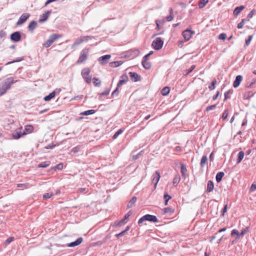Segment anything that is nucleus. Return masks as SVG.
<instances>
[{"instance_id":"obj_33","label":"nucleus","mask_w":256,"mask_h":256,"mask_svg":"<svg viewBox=\"0 0 256 256\" xmlns=\"http://www.w3.org/2000/svg\"><path fill=\"white\" fill-rule=\"evenodd\" d=\"M244 153L242 151H240L238 154V158L237 159V163H240L244 157Z\"/></svg>"},{"instance_id":"obj_14","label":"nucleus","mask_w":256,"mask_h":256,"mask_svg":"<svg viewBox=\"0 0 256 256\" xmlns=\"http://www.w3.org/2000/svg\"><path fill=\"white\" fill-rule=\"evenodd\" d=\"M83 241L82 238H78L76 241L72 242L67 244L68 247H74L80 244Z\"/></svg>"},{"instance_id":"obj_61","label":"nucleus","mask_w":256,"mask_h":256,"mask_svg":"<svg viewBox=\"0 0 256 256\" xmlns=\"http://www.w3.org/2000/svg\"><path fill=\"white\" fill-rule=\"evenodd\" d=\"M250 190L252 192L255 191L256 190V184H252L251 186Z\"/></svg>"},{"instance_id":"obj_18","label":"nucleus","mask_w":256,"mask_h":256,"mask_svg":"<svg viewBox=\"0 0 256 256\" xmlns=\"http://www.w3.org/2000/svg\"><path fill=\"white\" fill-rule=\"evenodd\" d=\"M26 134V132H22L20 130H16V132L12 134V136L14 139H18L21 138L24 135Z\"/></svg>"},{"instance_id":"obj_64","label":"nucleus","mask_w":256,"mask_h":256,"mask_svg":"<svg viewBox=\"0 0 256 256\" xmlns=\"http://www.w3.org/2000/svg\"><path fill=\"white\" fill-rule=\"evenodd\" d=\"M171 196L168 194H165L164 196V200H170L171 198Z\"/></svg>"},{"instance_id":"obj_3","label":"nucleus","mask_w":256,"mask_h":256,"mask_svg":"<svg viewBox=\"0 0 256 256\" xmlns=\"http://www.w3.org/2000/svg\"><path fill=\"white\" fill-rule=\"evenodd\" d=\"M90 70L88 68L82 69L81 72L82 77L88 84H90L92 80V76H90Z\"/></svg>"},{"instance_id":"obj_21","label":"nucleus","mask_w":256,"mask_h":256,"mask_svg":"<svg viewBox=\"0 0 256 256\" xmlns=\"http://www.w3.org/2000/svg\"><path fill=\"white\" fill-rule=\"evenodd\" d=\"M142 65L143 67L146 70H148L151 68V63L147 60H142Z\"/></svg>"},{"instance_id":"obj_25","label":"nucleus","mask_w":256,"mask_h":256,"mask_svg":"<svg viewBox=\"0 0 256 256\" xmlns=\"http://www.w3.org/2000/svg\"><path fill=\"white\" fill-rule=\"evenodd\" d=\"M174 212V210L171 208H166L163 209V214L171 215Z\"/></svg>"},{"instance_id":"obj_31","label":"nucleus","mask_w":256,"mask_h":256,"mask_svg":"<svg viewBox=\"0 0 256 256\" xmlns=\"http://www.w3.org/2000/svg\"><path fill=\"white\" fill-rule=\"evenodd\" d=\"M122 64V61H120V60L116 61V62H110V66L111 67L115 68V67H118V66H120Z\"/></svg>"},{"instance_id":"obj_12","label":"nucleus","mask_w":256,"mask_h":256,"mask_svg":"<svg viewBox=\"0 0 256 256\" xmlns=\"http://www.w3.org/2000/svg\"><path fill=\"white\" fill-rule=\"evenodd\" d=\"M160 174L158 171H156L153 175V178L152 181V183L154 184V188H156L157 184L160 180Z\"/></svg>"},{"instance_id":"obj_52","label":"nucleus","mask_w":256,"mask_h":256,"mask_svg":"<svg viewBox=\"0 0 256 256\" xmlns=\"http://www.w3.org/2000/svg\"><path fill=\"white\" fill-rule=\"evenodd\" d=\"M226 38V35L224 33L220 34L218 36V38L222 40H225Z\"/></svg>"},{"instance_id":"obj_24","label":"nucleus","mask_w":256,"mask_h":256,"mask_svg":"<svg viewBox=\"0 0 256 256\" xmlns=\"http://www.w3.org/2000/svg\"><path fill=\"white\" fill-rule=\"evenodd\" d=\"M180 180V176L178 174L176 175L173 179L172 184L174 186H176Z\"/></svg>"},{"instance_id":"obj_35","label":"nucleus","mask_w":256,"mask_h":256,"mask_svg":"<svg viewBox=\"0 0 256 256\" xmlns=\"http://www.w3.org/2000/svg\"><path fill=\"white\" fill-rule=\"evenodd\" d=\"M82 43V39H81V38L80 37L78 38L74 42V44L72 45V48H74L76 46H77L80 44H81Z\"/></svg>"},{"instance_id":"obj_44","label":"nucleus","mask_w":256,"mask_h":256,"mask_svg":"<svg viewBox=\"0 0 256 256\" xmlns=\"http://www.w3.org/2000/svg\"><path fill=\"white\" fill-rule=\"evenodd\" d=\"M25 130L28 132H31L33 130V127L30 125L26 126H25Z\"/></svg>"},{"instance_id":"obj_49","label":"nucleus","mask_w":256,"mask_h":256,"mask_svg":"<svg viewBox=\"0 0 256 256\" xmlns=\"http://www.w3.org/2000/svg\"><path fill=\"white\" fill-rule=\"evenodd\" d=\"M228 110H225L222 114V118L223 120H226L228 118Z\"/></svg>"},{"instance_id":"obj_19","label":"nucleus","mask_w":256,"mask_h":256,"mask_svg":"<svg viewBox=\"0 0 256 256\" xmlns=\"http://www.w3.org/2000/svg\"><path fill=\"white\" fill-rule=\"evenodd\" d=\"M37 22L34 20H32L29 24L28 26V29L30 32H33L34 30L37 26Z\"/></svg>"},{"instance_id":"obj_41","label":"nucleus","mask_w":256,"mask_h":256,"mask_svg":"<svg viewBox=\"0 0 256 256\" xmlns=\"http://www.w3.org/2000/svg\"><path fill=\"white\" fill-rule=\"evenodd\" d=\"M63 168V164L62 163H60L58 164H56L54 167L52 168V169L56 170H61Z\"/></svg>"},{"instance_id":"obj_59","label":"nucleus","mask_w":256,"mask_h":256,"mask_svg":"<svg viewBox=\"0 0 256 256\" xmlns=\"http://www.w3.org/2000/svg\"><path fill=\"white\" fill-rule=\"evenodd\" d=\"M80 150V148L78 146H76L72 148L71 151L74 153L78 152Z\"/></svg>"},{"instance_id":"obj_7","label":"nucleus","mask_w":256,"mask_h":256,"mask_svg":"<svg viewBox=\"0 0 256 256\" xmlns=\"http://www.w3.org/2000/svg\"><path fill=\"white\" fill-rule=\"evenodd\" d=\"M194 31L186 29L182 32V34L184 38V40L186 42L191 38L192 35L194 34Z\"/></svg>"},{"instance_id":"obj_47","label":"nucleus","mask_w":256,"mask_h":256,"mask_svg":"<svg viewBox=\"0 0 256 256\" xmlns=\"http://www.w3.org/2000/svg\"><path fill=\"white\" fill-rule=\"evenodd\" d=\"M94 83L95 86H98L100 84V82L97 78H94Z\"/></svg>"},{"instance_id":"obj_54","label":"nucleus","mask_w":256,"mask_h":256,"mask_svg":"<svg viewBox=\"0 0 256 256\" xmlns=\"http://www.w3.org/2000/svg\"><path fill=\"white\" fill-rule=\"evenodd\" d=\"M82 40V42H87L89 39H91L92 37L90 36H80Z\"/></svg>"},{"instance_id":"obj_38","label":"nucleus","mask_w":256,"mask_h":256,"mask_svg":"<svg viewBox=\"0 0 256 256\" xmlns=\"http://www.w3.org/2000/svg\"><path fill=\"white\" fill-rule=\"evenodd\" d=\"M216 83V78H214L211 84V85L208 86V88L210 90H212L215 88V86Z\"/></svg>"},{"instance_id":"obj_23","label":"nucleus","mask_w":256,"mask_h":256,"mask_svg":"<svg viewBox=\"0 0 256 256\" xmlns=\"http://www.w3.org/2000/svg\"><path fill=\"white\" fill-rule=\"evenodd\" d=\"M214 183L212 180H208L207 184L206 192H210L214 190Z\"/></svg>"},{"instance_id":"obj_50","label":"nucleus","mask_w":256,"mask_h":256,"mask_svg":"<svg viewBox=\"0 0 256 256\" xmlns=\"http://www.w3.org/2000/svg\"><path fill=\"white\" fill-rule=\"evenodd\" d=\"M110 92V90L108 88L105 90L104 92L100 94V96H108Z\"/></svg>"},{"instance_id":"obj_39","label":"nucleus","mask_w":256,"mask_h":256,"mask_svg":"<svg viewBox=\"0 0 256 256\" xmlns=\"http://www.w3.org/2000/svg\"><path fill=\"white\" fill-rule=\"evenodd\" d=\"M24 60L23 58L22 57H20V58H16V60H13V61H12V62H8L6 64V65H8V64H12L14 62H20L22 60Z\"/></svg>"},{"instance_id":"obj_26","label":"nucleus","mask_w":256,"mask_h":256,"mask_svg":"<svg viewBox=\"0 0 256 256\" xmlns=\"http://www.w3.org/2000/svg\"><path fill=\"white\" fill-rule=\"evenodd\" d=\"M56 96V91L54 90L52 92L50 93L48 95L46 96L44 100L45 101H50L52 98H54Z\"/></svg>"},{"instance_id":"obj_57","label":"nucleus","mask_w":256,"mask_h":256,"mask_svg":"<svg viewBox=\"0 0 256 256\" xmlns=\"http://www.w3.org/2000/svg\"><path fill=\"white\" fill-rule=\"evenodd\" d=\"M239 234H239L238 231L236 229L232 230V231L231 232L232 236H234V235L239 236Z\"/></svg>"},{"instance_id":"obj_55","label":"nucleus","mask_w":256,"mask_h":256,"mask_svg":"<svg viewBox=\"0 0 256 256\" xmlns=\"http://www.w3.org/2000/svg\"><path fill=\"white\" fill-rule=\"evenodd\" d=\"M132 50V52H133V54L134 55V56H138L140 53V50L138 49H134Z\"/></svg>"},{"instance_id":"obj_15","label":"nucleus","mask_w":256,"mask_h":256,"mask_svg":"<svg viewBox=\"0 0 256 256\" xmlns=\"http://www.w3.org/2000/svg\"><path fill=\"white\" fill-rule=\"evenodd\" d=\"M111 56L110 54H106L100 57L98 59V62L101 64H104L110 58Z\"/></svg>"},{"instance_id":"obj_6","label":"nucleus","mask_w":256,"mask_h":256,"mask_svg":"<svg viewBox=\"0 0 256 256\" xmlns=\"http://www.w3.org/2000/svg\"><path fill=\"white\" fill-rule=\"evenodd\" d=\"M164 42L161 38H156L152 42V46L156 50H160L163 46Z\"/></svg>"},{"instance_id":"obj_48","label":"nucleus","mask_w":256,"mask_h":256,"mask_svg":"<svg viewBox=\"0 0 256 256\" xmlns=\"http://www.w3.org/2000/svg\"><path fill=\"white\" fill-rule=\"evenodd\" d=\"M196 68L195 65H192L190 68L186 70V75H188V74H190L192 71Z\"/></svg>"},{"instance_id":"obj_11","label":"nucleus","mask_w":256,"mask_h":256,"mask_svg":"<svg viewBox=\"0 0 256 256\" xmlns=\"http://www.w3.org/2000/svg\"><path fill=\"white\" fill-rule=\"evenodd\" d=\"M128 80V78L126 74H122L120 77V80L118 83V88L124 84L126 83Z\"/></svg>"},{"instance_id":"obj_46","label":"nucleus","mask_w":256,"mask_h":256,"mask_svg":"<svg viewBox=\"0 0 256 256\" xmlns=\"http://www.w3.org/2000/svg\"><path fill=\"white\" fill-rule=\"evenodd\" d=\"M255 10H252L250 13L247 16V18L248 19V20L251 18H252L254 14Z\"/></svg>"},{"instance_id":"obj_4","label":"nucleus","mask_w":256,"mask_h":256,"mask_svg":"<svg viewBox=\"0 0 256 256\" xmlns=\"http://www.w3.org/2000/svg\"><path fill=\"white\" fill-rule=\"evenodd\" d=\"M88 56V48H84L83 49L80 53V56L79 57V58L78 59L77 61L78 64H80L84 62H85Z\"/></svg>"},{"instance_id":"obj_62","label":"nucleus","mask_w":256,"mask_h":256,"mask_svg":"<svg viewBox=\"0 0 256 256\" xmlns=\"http://www.w3.org/2000/svg\"><path fill=\"white\" fill-rule=\"evenodd\" d=\"M126 233V231H122V232H120V233L119 234H116V236L118 238H120V236H122L124 234Z\"/></svg>"},{"instance_id":"obj_27","label":"nucleus","mask_w":256,"mask_h":256,"mask_svg":"<svg viewBox=\"0 0 256 256\" xmlns=\"http://www.w3.org/2000/svg\"><path fill=\"white\" fill-rule=\"evenodd\" d=\"M137 198L136 196L132 197V198L130 200L127 205L128 208H131L132 207L134 204L136 202Z\"/></svg>"},{"instance_id":"obj_58","label":"nucleus","mask_w":256,"mask_h":256,"mask_svg":"<svg viewBox=\"0 0 256 256\" xmlns=\"http://www.w3.org/2000/svg\"><path fill=\"white\" fill-rule=\"evenodd\" d=\"M227 208H228V205L226 204L222 209V216H224L225 212H227Z\"/></svg>"},{"instance_id":"obj_29","label":"nucleus","mask_w":256,"mask_h":256,"mask_svg":"<svg viewBox=\"0 0 256 256\" xmlns=\"http://www.w3.org/2000/svg\"><path fill=\"white\" fill-rule=\"evenodd\" d=\"M50 164V161H46L39 164L38 166V168H45L48 167Z\"/></svg>"},{"instance_id":"obj_32","label":"nucleus","mask_w":256,"mask_h":256,"mask_svg":"<svg viewBox=\"0 0 256 256\" xmlns=\"http://www.w3.org/2000/svg\"><path fill=\"white\" fill-rule=\"evenodd\" d=\"M170 92V88L168 86L164 88L162 90V94L163 96H167Z\"/></svg>"},{"instance_id":"obj_63","label":"nucleus","mask_w":256,"mask_h":256,"mask_svg":"<svg viewBox=\"0 0 256 256\" xmlns=\"http://www.w3.org/2000/svg\"><path fill=\"white\" fill-rule=\"evenodd\" d=\"M6 36V33L4 31H0V38H4Z\"/></svg>"},{"instance_id":"obj_10","label":"nucleus","mask_w":256,"mask_h":256,"mask_svg":"<svg viewBox=\"0 0 256 256\" xmlns=\"http://www.w3.org/2000/svg\"><path fill=\"white\" fill-rule=\"evenodd\" d=\"M128 74L132 81L137 82L140 80V76L136 72H130Z\"/></svg>"},{"instance_id":"obj_40","label":"nucleus","mask_w":256,"mask_h":256,"mask_svg":"<svg viewBox=\"0 0 256 256\" xmlns=\"http://www.w3.org/2000/svg\"><path fill=\"white\" fill-rule=\"evenodd\" d=\"M123 131L124 130L122 129L118 130L113 136V138H116L118 136L123 132Z\"/></svg>"},{"instance_id":"obj_20","label":"nucleus","mask_w":256,"mask_h":256,"mask_svg":"<svg viewBox=\"0 0 256 256\" xmlns=\"http://www.w3.org/2000/svg\"><path fill=\"white\" fill-rule=\"evenodd\" d=\"M180 172H181L182 178L185 179L186 178L187 169H186V167L184 166V164H180Z\"/></svg>"},{"instance_id":"obj_37","label":"nucleus","mask_w":256,"mask_h":256,"mask_svg":"<svg viewBox=\"0 0 256 256\" xmlns=\"http://www.w3.org/2000/svg\"><path fill=\"white\" fill-rule=\"evenodd\" d=\"M208 158L206 156H203L200 160V166L202 167L204 166L206 162L207 161Z\"/></svg>"},{"instance_id":"obj_1","label":"nucleus","mask_w":256,"mask_h":256,"mask_svg":"<svg viewBox=\"0 0 256 256\" xmlns=\"http://www.w3.org/2000/svg\"><path fill=\"white\" fill-rule=\"evenodd\" d=\"M18 81V80H15L14 78L12 76L4 79L0 84V96H3L8 90L10 89L12 84Z\"/></svg>"},{"instance_id":"obj_45","label":"nucleus","mask_w":256,"mask_h":256,"mask_svg":"<svg viewBox=\"0 0 256 256\" xmlns=\"http://www.w3.org/2000/svg\"><path fill=\"white\" fill-rule=\"evenodd\" d=\"M14 240V237H10L8 238L4 242V244L6 246L12 242Z\"/></svg>"},{"instance_id":"obj_36","label":"nucleus","mask_w":256,"mask_h":256,"mask_svg":"<svg viewBox=\"0 0 256 256\" xmlns=\"http://www.w3.org/2000/svg\"><path fill=\"white\" fill-rule=\"evenodd\" d=\"M29 184L28 183L25 184H16V187L22 188V189L26 188L28 187Z\"/></svg>"},{"instance_id":"obj_8","label":"nucleus","mask_w":256,"mask_h":256,"mask_svg":"<svg viewBox=\"0 0 256 256\" xmlns=\"http://www.w3.org/2000/svg\"><path fill=\"white\" fill-rule=\"evenodd\" d=\"M30 14L28 13L23 14L19 18L16 22V25L20 26L24 24L26 20L30 17Z\"/></svg>"},{"instance_id":"obj_16","label":"nucleus","mask_w":256,"mask_h":256,"mask_svg":"<svg viewBox=\"0 0 256 256\" xmlns=\"http://www.w3.org/2000/svg\"><path fill=\"white\" fill-rule=\"evenodd\" d=\"M169 12H170V15L165 17L163 20H162V22H170L172 21L174 18V14H173V10L172 9V8H170L169 9Z\"/></svg>"},{"instance_id":"obj_2","label":"nucleus","mask_w":256,"mask_h":256,"mask_svg":"<svg viewBox=\"0 0 256 256\" xmlns=\"http://www.w3.org/2000/svg\"><path fill=\"white\" fill-rule=\"evenodd\" d=\"M149 221L154 222H158V218L155 216L149 214H146L142 216L138 222V224H140L144 221Z\"/></svg>"},{"instance_id":"obj_60","label":"nucleus","mask_w":256,"mask_h":256,"mask_svg":"<svg viewBox=\"0 0 256 256\" xmlns=\"http://www.w3.org/2000/svg\"><path fill=\"white\" fill-rule=\"evenodd\" d=\"M118 88H116V89L112 92V96H118Z\"/></svg>"},{"instance_id":"obj_51","label":"nucleus","mask_w":256,"mask_h":256,"mask_svg":"<svg viewBox=\"0 0 256 256\" xmlns=\"http://www.w3.org/2000/svg\"><path fill=\"white\" fill-rule=\"evenodd\" d=\"M52 196V193H46L43 195V198L45 200H47V199L51 198V196Z\"/></svg>"},{"instance_id":"obj_13","label":"nucleus","mask_w":256,"mask_h":256,"mask_svg":"<svg viewBox=\"0 0 256 256\" xmlns=\"http://www.w3.org/2000/svg\"><path fill=\"white\" fill-rule=\"evenodd\" d=\"M51 14V10H48L44 14H43L41 16L40 18L38 20V22L40 23H42L45 21H46Z\"/></svg>"},{"instance_id":"obj_34","label":"nucleus","mask_w":256,"mask_h":256,"mask_svg":"<svg viewBox=\"0 0 256 256\" xmlns=\"http://www.w3.org/2000/svg\"><path fill=\"white\" fill-rule=\"evenodd\" d=\"M208 0H200L198 6L200 8H203L208 2Z\"/></svg>"},{"instance_id":"obj_30","label":"nucleus","mask_w":256,"mask_h":256,"mask_svg":"<svg viewBox=\"0 0 256 256\" xmlns=\"http://www.w3.org/2000/svg\"><path fill=\"white\" fill-rule=\"evenodd\" d=\"M95 112H96L95 110H86V111L82 112L80 114V115H82V116H88V115L92 114H94Z\"/></svg>"},{"instance_id":"obj_53","label":"nucleus","mask_w":256,"mask_h":256,"mask_svg":"<svg viewBox=\"0 0 256 256\" xmlns=\"http://www.w3.org/2000/svg\"><path fill=\"white\" fill-rule=\"evenodd\" d=\"M252 36H249L248 38L246 40V44L248 46L250 44L252 39Z\"/></svg>"},{"instance_id":"obj_43","label":"nucleus","mask_w":256,"mask_h":256,"mask_svg":"<svg viewBox=\"0 0 256 256\" xmlns=\"http://www.w3.org/2000/svg\"><path fill=\"white\" fill-rule=\"evenodd\" d=\"M232 93V91L231 90H228L224 93V100L229 98V94Z\"/></svg>"},{"instance_id":"obj_56","label":"nucleus","mask_w":256,"mask_h":256,"mask_svg":"<svg viewBox=\"0 0 256 256\" xmlns=\"http://www.w3.org/2000/svg\"><path fill=\"white\" fill-rule=\"evenodd\" d=\"M216 108V104L208 106L206 108V111L208 112L210 110H213L215 109Z\"/></svg>"},{"instance_id":"obj_22","label":"nucleus","mask_w":256,"mask_h":256,"mask_svg":"<svg viewBox=\"0 0 256 256\" xmlns=\"http://www.w3.org/2000/svg\"><path fill=\"white\" fill-rule=\"evenodd\" d=\"M244 8V6H241L236 8L234 10V14L236 16H238Z\"/></svg>"},{"instance_id":"obj_5","label":"nucleus","mask_w":256,"mask_h":256,"mask_svg":"<svg viewBox=\"0 0 256 256\" xmlns=\"http://www.w3.org/2000/svg\"><path fill=\"white\" fill-rule=\"evenodd\" d=\"M60 37V36L57 34H52L44 44L43 46L45 48L50 47L52 44Z\"/></svg>"},{"instance_id":"obj_9","label":"nucleus","mask_w":256,"mask_h":256,"mask_svg":"<svg viewBox=\"0 0 256 256\" xmlns=\"http://www.w3.org/2000/svg\"><path fill=\"white\" fill-rule=\"evenodd\" d=\"M21 36L19 32H13L10 35V39L14 42H19L20 40Z\"/></svg>"},{"instance_id":"obj_42","label":"nucleus","mask_w":256,"mask_h":256,"mask_svg":"<svg viewBox=\"0 0 256 256\" xmlns=\"http://www.w3.org/2000/svg\"><path fill=\"white\" fill-rule=\"evenodd\" d=\"M244 24H245V19H242L241 20V22L238 24L237 27L238 29H240L243 27V26Z\"/></svg>"},{"instance_id":"obj_28","label":"nucleus","mask_w":256,"mask_h":256,"mask_svg":"<svg viewBox=\"0 0 256 256\" xmlns=\"http://www.w3.org/2000/svg\"><path fill=\"white\" fill-rule=\"evenodd\" d=\"M224 172H218L216 174V181L218 182H220L222 180V177L224 176Z\"/></svg>"},{"instance_id":"obj_17","label":"nucleus","mask_w":256,"mask_h":256,"mask_svg":"<svg viewBox=\"0 0 256 256\" xmlns=\"http://www.w3.org/2000/svg\"><path fill=\"white\" fill-rule=\"evenodd\" d=\"M242 80V76L240 75L237 76L233 83V86L235 88L238 87Z\"/></svg>"}]
</instances>
